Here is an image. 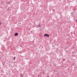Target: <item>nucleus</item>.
<instances>
[{
    "mask_svg": "<svg viewBox=\"0 0 77 77\" xmlns=\"http://www.w3.org/2000/svg\"><path fill=\"white\" fill-rule=\"evenodd\" d=\"M44 37L47 36V37H49V36H50V35H48L47 34H46L44 35Z\"/></svg>",
    "mask_w": 77,
    "mask_h": 77,
    "instance_id": "nucleus-1",
    "label": "nucleus"
},
{
    "mask_svg": "<svg viewBox=\"0 0 77 77\" xmlns=\"http://www.w3.org/2000/svg\"><path fill=\"white\" fill-rule=\"evenodd\" d=\"M18 34L17 33H15V34H14V36H18Z\"/></svg>",
    "mask_w": 77,
    "mask_h": 77,
    "instance_id": "nucleus-2",
    "label": "nucleus"
},
{
    "mask_svg": "<svg viewBox=\"0 0 77 77\" xmlns=\"http://www.w3.org/2000/svg\"><path fill=\"white\" fill-rule=\"evenodd\" d=\"M40 27V24H39L37 26V27Z\"/></svg>",
    "mask_w": 77,
    "mask_h": 77,
    "instance_id": "nucleus-3",
    "label": "nucleus"
},
{
    "mask_svg": "<svg viewBox=\"0 0 77 77\" xmlns=\"http://www.w3.org/2000/svg\"><path fill=\"white\" fill-rule=\"evenodd\" d=\"M14 59H13V60H15V57H14Z\"/></svg>",
    "mask_w": 77,
    "mask_h": 77,
    "instance_id": "nucleus-4",
    "label": "nucleus"
},
{
    "mask_svg": "<svg viewBox=\"0 0 77 77\" xmlns=\"http://www.w3.org/2000/svg\"><path fill=\"white\" fill-rule=\"evenodd\" d=\"M11 4V3H10V2H8V4Z\"/></svg>",
    "mask_w": 77,
    "mask_h": 77,
    "instance_id": "nucleus-5",
    "label": "nucleus"
},
{
    "mask_svg": "<svg viewBox=\"0 0 77 77\" xmlns=\"http://www.w3.org/2000/svg\"><path fill=\"white\" fill-rule=\"evenodd\" d=\"M2 23H1V22H0V25H2Z\"/></svg>",
    "mask_w": 77,
    "mask_h": 77,
    "instance_id": "nucleus-6",
    "label": "nucleus"
},
{
    "mask_svg": "<svg viewBox=\"0 0 77 77\" xmlns=\"http://www.w3.org/2000/svg\"><path fill=\"white\" fill-rule=\"evenodd\" d=\"M76 22H77V20H76Z\"/></svg>",
    "mask_w": 77,
    "mask_h": 77,
    "instance_id": "nucleus-7",
    "label": "nucleus"
},
{
    "mask_svg": "<svg viewBox=\"0 0 77 77\" xmlns=\"http://www.w3.org/2000/svg\"><path fill=\"white\" fill-rule=\"evenodd\" d=\"M5 8H6V6H5Z\"/></svg>",
    "mask_w": 77,
    "mask_h": 77,
    "instance_id": "nucleus-8",
    "label": "nucleus"
},
{
    "mask_svg": "<svg viewBox=\"0 0 77 77\" xmlns=\"http://www.w3.org/2000/svg\"><path fill=\"white\" fill-rule=\"evenodd\" d=\"M48 77H49V76H48Z\"/></svg>",
    "mask_w": 77,
    "mask_h": 77,
    "instance_id": "nucleus-9",
    "label": "nucleus"
},
{
    "mask_svg": "<svg viewBox=\"0 0 77 77\" xmlns=\"http://www.w3.org/2000/svg\"><path fill=\"white\" fill-rule=\"evenodd\" d=\"M38 76H39V75H38Z\"/></svg>",
    "mask_w": 77,
    "mask_h": 77,
    "instance_id": "nucleus-10",
    "label": "nucleus"
}]
</instances>
